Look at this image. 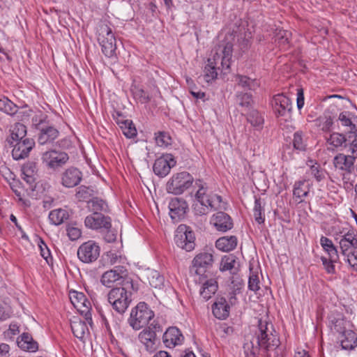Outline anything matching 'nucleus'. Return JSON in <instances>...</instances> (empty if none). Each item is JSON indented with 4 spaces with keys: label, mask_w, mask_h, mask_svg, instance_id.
<instances>
[{
    "label": "nucleus",
    "mask_w": 357,
    "mask_h": 357,
    "mask_svg": "<svg viewBox=\"0 0 357 357\" xmlns=\"http://www.w3.org/2000/svg\"><path fill=\"white\" fill-rule=\"evenodd\" d=\"M273 105L274 111L278 116H286L291 110L289 98L282 94H278L274 96Z\"/></svg>",
    "instance_id": "obj_20"
},
{
    "label": "nucleus",
    "mask_w": 357,
    "mask_h": 357,
    "mask_svg": "<svg viewBox=\"0 0 357 357\" xmlns=\"http://www.w3.org/2000/svg\"><path fill=\"white\" fill-rule=\"evenodd\" d=\"M215 50V52L213 58L208 59V63L222 71L229 70L232 56V44L230 43H222Z\"/></svg>",
    "instance_id": "obj_7"
},
{
    "label": "nucleus",
    "mask_w": 357,
    "mask_h": 357,
    "mask_svg": "<svg viewBox=\"0 0 357 357\" xmlns=\"http://www.w3.org/2000/svg\"><path fill=\"white\" fill-rule=\"evenodd\" d=\"M291 33L287 30L279 29L276 30L275 41H278L280 45H287L289 43Z\"/></svg>",
    "instance_id": "obj_53"
},
{
    "label": "nucleus",
    "mask_w": 357,
    "mask_h": 357,
    "mask_svg": "<svg viewBox=\"0 0 357 357\" xmlns=\"http://www.w3.org/2000/svg\"><path fill=\"white\" fill-rule=\"evenodd\" d=\"M88 208L93 213H98V211H106L107 205L102 199L94 197L88 201Z\"/></svg>",
    "instance_id": "obj_46"
},
{
    "label": "nucleus",
    "mask_w": 357,
    "mask_h": 357,
    "mask_svg": "<svg viewBox=\"0 0 357 357\" xmlns=\"http://www.w3.org/2000/svg\"><path fill=\"white\" fill-rule=\"evenodd\" d=\"M13 147L12 155L14 160H19L28 157L30 151L35 146L33 139H24L21 141L10 144Z\"/></svg>",
    "instance_id": "obj_14"
},
{
    "label": "nucleus",
    "mask_w": 357,
    "mask_h": 357,
    "mask_svg": "<svg viewBox=\"0 0 357 357\" xmlns=\"http://www.w3.org/2000/svg\"><path fill=\"white\" fill-rule=\"evenodd\" d=\"M239 263L233 255L225 256L220 263V270L221 271H231V273L238 270Z\"/></svg>",
    "instance_id": "obj_35"
},
{
    "label": "nucleus",
    "mask_w": 357,
    "mask_h": 357,
    "mask_svg": "<svg viewBox=\"0 0 357 357\" xmlns=\"http://www.w3.org/2000/svg\"><path fill=\"white\" fill-rule=\"evenodd\" d=\"M176 164V161L172 154L165 153L155 160L153 170L155 175L163 178L169 174Z\"/></svg>",
    "instance_id": "obj_11"
},
{
    "label": "nucleus",
    "mask_w": 357,
    "mask_h": 357,
    "mask_svg": "<svg viewBox=\"0 0 357 357\" xmlns=\"http://www.w3.org/2000/svg\"><path fill=\"white\" fill-rule=\"evenodd\" d=\"M258 266L255 269L252 263H250V276L248 280V288L253 291H256L259 290L260 288V282L258 276Z\"/></svg>",
    "instance_id": "obj_41"
},
{
    "label": "nucleus",
    "mask_w": 357,
    "mask_h": 357,
    "mask_svg": "<svg viewBox=\"0 0 357 357\" xmlns=\"http://www.w3.org/2000/svg\"><path fill=\"white\" fill-rule=\"evenodd\" d=\"M38 246L40 250L41 256L48 262V259L50 257V251L47 248V245L43 240L40 239Z\"/></svg>",
    "instance_id": "obj_56"
},
{
    "label": "nucleus",
    "mask_w": 357,
    "mask_h": 357,
    "mask_svg": "<svg viewBox=\"0 0 357 357\" xmlns=\"http://www.w3.org/2000/svg\"><path fill=\"white\" fill-rule=\"evenodd\" d=\"M346 258L347 262L354 268V270L357 271V250Z\"/></svg>",
    "instance_id": "obj_60"
},
{
    "label": "nucleus",
    "mask_w": 357,
    "mask_h": 357,
    "mask_svg": "<svg viewBox=\"0 0 357 357\" xmlns=\"http://www.w3.org/2000/svg\"><path fill=\"white\" fill-rule=\"evenodd\" d=\"M321 260L322 261L324 268H326L327 273H333L335 271V266L333 264L335 262H332L329 259H327L325 257H321Z\"/></svg>",
    "instance_id": "obj_57"
},
{
    "label": "nucleus",
    "mask_w": 357,
    "mask_h": 357,
    "mask_svg": "<svg viewBox=\"0 0 357 357\" xmlns=\"http://www.w3.org/2000/svg\"><path fill=\"white\" fill-rule=\"evenodd\" d=\"M229 305L224 298H218L212 305L213 315L218 319H225L229 314Z\"/></svg>",
    "instance_id": "obj_28"
},
{
    "label": "nucleus",
    "mask_w": 357,
    "mask_h": 357,
    "mask_svg": "<svg viewBox=\"0 0 357 357\" xmlns=\"http://www.w3.org/2000/svg\"><path fill=\"white\" fill-rule=\"evenodd\" d=\"M311 174L317 181H321L324 178L323 171L319 170L318 167L312 166L311 167Z\"/></svg>",
    "instance_id": "obj_61"
},
{
    "label": "nucleus",
    "mask_w": 357,
    "mask_h": 357,
    "mask_svg": "<svg viewBox=\"0 0 357 357\" xmlns=\"http://www.w3.org/2000/svg\"><path fill=\"white\" fill-rule=\"evenodd\" d=\"M71 329L73 335L78 339L82 340L88 331L85 322L82 321H74L71 323Z\"/></svg>",
    "instance_id": "obj_43"
},
{
    "label": "nucleus",
    "mask_w": 357,
    "mask_h": 357,
    "mask_svg": "<svg viewBox=\"0 0 357 357\" xmlns=\"http://www.w3.org/2000/svg\"><path fill=\"white\" fill-rule=\"evenodd\" d=\"M162 331V328L159 322L153 320L139 333L138 340L146 351L153 353L157 349L159 344L157 334Z\"/></svg>",
    "instance_id": "obj_3"
},
{
    "label": "nucleus",
    "mask_w": 357,
    "mask_h": 357,
    "mask_svg": "<svg viewBox=\"0 0 357 357\" xmlns=\"http://www.w3.org/2000/svg\"><path fill=\"white\" fill-rule=\"evenodd\" d=\"M224 208H225V204L222 202L221 196L218 195L210 196L208 204H206L204 207L195 206V213L199 215L206 214L209 210Z\"/></svg>",
    "instance_id": "obj_22"
},
{
    "label": "nucleus",
    "mask_w": 357,
    "mask_h": 357,
    "mask_svg": "<svg viewBox=\"0 0 357 357\" xmlns=\"http://www.w3.org/2000/svg\"><path fill=\"white\" fill-rule=\"evenodd\" d=\"M231 284L232 294L236 296L241 293V290L243 288L244 282L243 279L240 278L236 272H232Z\"/></svg>",
    "instance_id": "obj_49"
},
{
    "label": "nucleus",
    "mask_w": 357,
    "mask_h": 357,
    "mask_svg": "<svg viewBox=\"0 0 357 357\" xmlns=\"http://www.w3.org/2000/svg\"><path fill=\"white\" fill-rule=\"evenodd\" d=\"M218 68L211 64H207L204 68V79L210 82L217 78Z\"/></svg>",
    "instance_id": "obj_52"
},
{
    "label": "nucleus",
    "mask_w": 357,
    "mask_h": 357,
    "mask_svg": "<svg viewBox=\"0 0 357 357\" xmlns=\"http://www.w3.org/2000/svg\"><path fill=\"white\" fill-rule=\"evenodd\" d=\"M210 222L217 231L222 232H226L233 227V222L231 217L221 211L213 214Z\"/></svg>",
    "instance_id": "obj_17"
},
{
    "label": "nucleus",
    "mask_w": 357,
    "mask_h": 357,
    "mask_svg": "<svg viewBox=\"0 0 357 357\" xmlns=\"http://www.w3.org/2000/svg\"><path fill=\"white\" fill-rule=\"evenodd\" d=\"M147 279L149 284L153 288L160 289L164 287V277L157 271H149L147 273Z\"/></svg>",
    "instance_id": "obj_38"
},
{
    "label": "nucleus",
    "mask_w": 357,
    "mask_h": 357,
    "mask_svg": "<svg viewBox=\"0 0 357 357\" xmlns=\"http://www.w3.org/2000/svg\"><path fill=\"white\" fill-rule=\"evenodd\" d=\"M92 192L93 190L90 188L81 185L79 187L75 196L79 201H85L91 197Z\"/></svg>",
    "instance_id": "obj_55"
},
{
    "label": "nucleus",
    "mask_w": 357,
    "mask_h": 357,
    "mask_svg": "<svg viewBox=\"0 0 357 357\" xmlns=\"http://www.w3.org/2000/svg\"><path fill=\"white\" fill-rule=\"evenodd\" d=\"M356 159L350 155L337 154L333 159V164L337 169L350 172L354 167Z\"/></svg>",
    "instance_id": "obj_27"
},
{
    "label": "nucleus",
    "mask_w": 357,
    "mask_h": 357,
    "mask_svg": "<svg viewBox=\"0 0 357 357\" xmlns=\"http://www.w3.org/2000/svg\"><path fill=\"white\" fill-rule=\"evenodd\" d=\"M304 105V96L302 89H298L297 92V107L300 109Z\"/></svg>",
    "instance_id": "obj_64"
},
{
    "label": "nucleus",
    "mask_w": 357,
    "mask_h": 357,
    "mask_svg": "<svg viewBox=\"0 0 357 357\" xmlns=\"http://www.w3.org/2000/svg\"><path fill=\"white\" fill-rule=\"evenodd\" d=\"M247 122L254 128L255 132H260L264 126V119L257 109L249 107L247 111Z\"/></svg>",
    "instance_id": "obj_29"
},
{
    "label": "nucleus",
    "mask_w": 357,
    "mask_h": 357,
    "mask_svg": "<svg viewBox=\"0 0 357 357\" xmlns=\"http://www.w3.org/2000/svg\"><path fill=\"white\" fill-rule=\"evenodd\" d=\"M194 182L192 176L187 172H181L174 174L166 184V190L168 193L173 195H181L190 188Z\"/></svg>",
    "instance_id": "obj_5"
},
{
    "label": "nucleus",
    "mask_w": 357,
    "mask_h": 357,
    "mask_svg": "<svg viewBox=\"0 0 357 357\" xmlns=\"http://www.w3.org/2000/svg\"><path fill=\"white\" fill-rule=\"evenodd\" d=\"M237 245V238L235 236H223L219 238L215 242V247L223 252H229Z\"/></svg>",
    "instance_id": "obj_32"
},
{
    "label": "nucleus",
    "mask_w": 357,
    "mask_h": 357,
    "mask_svg": "<svg viewBox=\"0 0 357 357\" xmlns=\"http://www.w3.org/2000/svg\"><path fill=\"white\" fill-rule=\"evenodd\" d=\"M84 225L87 228L94 230L109 229L112 227L111 218L100 213H93L86 216Z\"/></svg>",
    "instance_id": "obj_13"
},
{
    "label": "nucleus",
    "mask_w": 357,
    "mask_h": 357,
    "mask_svg": "<svg viewBox=\"0 0 357 357\" xmlns=\"http://www.w3.org/2000/svg\"><path fill=\"white\" fill-rule=\"evenodd\" d=\"M0 111L9 114L13 115L17 111V106L6 97L0 99Z\"/></svg>",
    "instance_id": "obj_45"
},
{
    "label": "nucleus",
    "mask_w": 357,
    "mask_h": 357,
    "mask_svg": "<svg viewBox=\"0 0 357 357\" xmlns=\"http://www.w3.org/2000/svg\"><path fill=\"white\" fill-rule=\"evenodd\" d=\"M132 290L137 287L130 278L123 280L122 286L112 289L107 294V300L113 309L119 314H123L129 307L132 298Z\"/></svg>",
    "instance_id": "obj_2"
},
{
    "label": "nucleus",
    "mask_w": 357,
    "mask_h": 357,
    "mask_svg": "<svg viewBox=\"0 0 357 357\" xmlns=\"http://www.w3.org/2000/svg\"><path fill=\"white\" fill-rule=\"evenodd\" d=\"M163 342L167 347L173 348L180 345L184 340V337L176 327H169L163 334Z\"/></svg>",
    "instance_id": "obj_19"
},
{
    "label": "nucleus",
    "mask_w": 357,
    "mask_h": 357,
    "mask_svg": "<svg viewBox=\"0 0 357 357\" xmlns=\"http://www.w3.org/2000/svg\"><path fill=\"white\" fill-rule=\"evenodd\" d=\"M345 149L349 155L355 159L357 158V132L348 134Z\"/></svg>",
    "instance_id": "obj_44"
},
{
    "label": "nucleus",
    "mask_w": 357,
    "mask_h": 357,
    "mask_svg": "<svg viewBox=\"0 0 357 357\" xmlns=\"http://www.w3.org/2000/svg\"><path fill=\"white\" fill-rule=\"evenodd\" d=\"M194 187L197 188L195 194V199L200 204L201 207H204L206 204H208L209 195L208 192V185L204 181L197 179L195 181Z\"/></svg>",
    "instance_id": "obj_24"
},
{
    "label": "nucleus",
    "mask_w": 357,
    "mask_h": 357,
    "mask_svg": "<svg viewBox=\"0 0 357 357\" xmlns=\"http://www.w3.org/2000/svg\"><path fill=\"white\" fill-rule=\"evenodd\" d=\"M169 208L172 220L178 222L185 216L188 206L187 202L182 198L174 197L170 200Z\"/></svg>",
    "instance_id": "obj_15"
},
{
    "label": "nucleus",
    "mask_w": 357,
    "mask_h": 357,
    "mask_svg": "<svg viewBox=\"0 0 357 357\" xmlns=\"http://www.w3.org/2000/svg\"><path fill=\"white\" fill-rule=\"evenodd\" d=\"M328 254V259L332 262H337L339 259L338 252L335 247L333 248L331 250H329L328 252H326Z\"/></svg>",
    "instance_id": "obj_62"
},
{
    "label": "nucleus",
    "mask_w": 357,
    "mask_h": 357,
    "mask_svg": "<svg viewBox=\"0 0 357 357\" xmlns=\"http://www.w3.org/2000/svg\"><path fill=\"white\" fill-rule=\"evenodd\" d=\"M348 135H346L343 133H340L337 132H333L330 134L328 137H326V144L328 146L331 147H328V149H337L342 151L345 149V146L347 143Z\"/></svg>",
    "instance_id": "obj_21"
},
{
    "label": "nucleus",
    "mask_w": 357,
    "mask_h": 357,
    "mask_svg": "<svg viewBox=\"0 0 357 357\" xmlns=\"http://www.w3.org/2000/svg\"><path fill=\"white\" fill-rule=\"evenodd\" d=\"M293 146L295 149L304 151L306 146L303 139V133L302 131H297L294 135Z\"/></svg>",
    "instance_id": "obj_50"
},
{
    "label": "nucleus",
    "mask_w": 357,
    "mask_h": 357,
    "mask_svg": "<svg viewBox=\"0 0 357 357\" xmlns=\"http://www.w3.org/2000/svg\"><path fill=\"white\" fill-rule=\"evenodd\" d=\"M121 278H122V276L116 270H110L102 274L100 281L103 285L110 287Z\"/></svg>",
    "instance_id": "obj_39"
},
{
    "label": "nucleus",
    "mask_w": 357,
    "mask_h": 357,
    "mask_svg": "<svg viewBox=\"0 0 357 357\" xmlns=\"http://www.w3.org/2000/svg\"><path fill=\"white\" fill-rule=\"evenodd\" d=\"M309 193L308 185L305 184V181H299L295 183L293 194L297 198H301L307 196Z\"/></svg>",
    "instance_id": "obj_47"
},
{
    "label": "nucleus",
    "mask_w": 357,
    "mask_h": 357,
    "mask_svg": "<svg viewBox=\"0 0 357 357\" xmlns=\"http://www.w3.org/2000/svg\"><path fill=\"white\" fill-rule=\"evenodd\" d=\"M17 342L18 347L24 351L34 352L38 350V343L28 333H22Z\"/></svg>",
    "instance_id": "obj_31"
},
{
    "label": "nucleus",
    "mask_w": 357,
    "mask_h": 357,
    "mask_svg": "<svg viewBox=\"0 0 357 357\" xmlns=\"http://www.w3.org/2000/svg\"><path fill=\"white\" fill-rule=\"evenodd\" d=\"M131 92L134 99L141 104H146L151 100L149 94L139 86L132 85Z\"/></svg>",
    "instance_id": "obj_40"
},
{
    "label": "nucleus",
    "mask_w": 357,
    "mask_h": 357,
    "mask_svg": "<svg viewBox=\"0 0 357 357\" xmlns=\"http://www.w3.org/2000/svg\"><path fill=\"white\" fill-rule=\"evenodd\" d=\"M341 254L347 257L357 250V235L354 232L345 234L340 242Z\"/></svg>",
    "instance_id": "obj_18"
},
{
    "label": "nucleus",
    "mask_w": 357,
    "mask_h": 357,
    "mask_svg": "<svg viewBox=\"0 0 357 357\" xmlns=\"http://www.w3.org/2000/svg\"><path fill=\"white\" fill-rule=\"evenodd\" d=\"M195 235L192 231L187 229L185 226L180 225L176 231L174 242L176 245L187 252L194 250Z\"/></svg>",
    "instance_id": "obj_9"
},
{
    "label": "nucleus",
    "mask_w": 357,
    "mask_h": 357,
    "mask_svg": "<svg viewBox=\"0 0 357 357\" xmlns=\"http://www.w3.org/2000/svg\"><path fill=\"white\" fill-rule=\"evenodd\" d=\"M67 235L71 241H76L82 236L81 229L75 224H70L66 226Z\"/></svg>",
    "instance_id": "obj_51"
},
{
    "label": "nucleus",
    "mask_w": 357,
    "mask_h": 357,
    "mask_svg": "<svg viewBox=\"0 0 357 357\" xmlns=\"http://www.w3.org/2000/svg\"><path fill=\"white\" fill-rule=\"evenodd\" d=\"M261 200L260 198H256L253 212L255 219L259 224H261L264 221V218L261 215Z\"/></svg>",
    "instance_id": "obj_54"
},
{
    "label": "nucleus",
    "mask_w": 357,
    "mask_h": 357,
    "mask_svg": "<svg viewBox=\"0 0 357 357\" xmlns=\"http://www.w3.org/2000/svg\"><path fill=\"white\" fill-rule=\"evenodd\" d=\"M117 123L126 137L132 138L136 136L137 130L131 121L118 120Z\"/></svg>",
    "instance_id": "obj_42"
},
{
    "label": "nucleus",
    "mask_w": 357,
    "mask_h": 357,
    "mask_svg": "<svg viewBox=\"0 0 357 357\" xmlns=\"http://www.w3.org/2000/svg\"><path fill=\"white\" fill-rule=\"evenodd\" d=\"M41 159L46 167L55 170L63 166L68 162L69 157L65 152L51 150L45 152Z\"/></svg>",
    "instance_id": "obj_10"
},
{
    "label": "nucleus",
    "mask_w": 357,
    "mask_h": 357,
    "mask_svg": "<svg viewBox=\"0 0 357 357\" xmlns=\"http://www.w3.org/2000/svg\"><path fill=\"white\" fill-rule=\"evenodd\" d=\"M213 261V257L211 253L201 252L193 259L190 271L197 275H203L206 269L212 266Z\"/></svg>",
    "instance_id": "obj_12"
},
{
    "label": "nucleus",
    "mask_w": 357,
    "mask_h": 357,
    "mask_svg": "<svg viewBox=\"0 0 357 357\" xmlns=\"http://www.w3.org/2000/svg\"><path fill=\"white\" fill-rule=\"evenodd\" d=\"M98 40L105 56L112 58L116 56V38L112 29L106 24H101L98 29Z\"/></svg>",
    "instance_id": "obj_6"
},
{
    "label": "nucleus",
    "mask_w": 357,
    "mask_h": 357,
    "mask_svg": "<svg viewBox=\"0 0 357 357\" xmlns=\"http://www.w3.org/2000/svg\"><path fill=\"white\" fill-rule=\"evenodd\" d=\"M320 243H321L323 249L326 252H328L329 250H331L333 248L335 247L332 241L325 236H321V238L320 239Z\"/></svg>",
    "instance_id": "obj_58"
},
{
    "label": "nucleus",
    "mask_w": 357,
    "mask_h": 357,
    "mask_svg": "<svg viewBox=\"0 0 357 357\" xmlns=\"http://www.w3.org/2000/svg\"><path fill=\"white\" fill-rule=\"evenodd\" d=\"M82 173L76 167L66 169L61 175V183L66 188H73L79 184Z\"/></svg>",
    "instance_id": "obj_16"
},
{
    "label": "nucleus",
    "mask_w": 357,
    "mask_h": 357,
    "mask_svg": "<svg viewBox=\"0 0 357 357\" xmlns=\"http://www.w3.org/2000/svg\"><path fill=\"white\" fill-rule=\"evenodd\" d=\"M218 290V283L215 280L211 279L206 281L202 286L200 291L201 296L206 300H208L211 298L212 295Z\"/></svg>",
    "instance_id": "obj_36"
},
{
    "label": "nucleus",
    "mask_w": 357,
    "mask_h": 357,
    "mask_svg": "<svg viewBox=\"0 0 357 357\" xmlns=\"http://www.w3.org/2000/svg\"><path fill=\"white\" fill-rule=\"evenodd\" d=\"M105 230L107 231V233L104 236L105 241L107 243L114 242L116 239V234L115 232L111 231L110 229Z\"/></svg>",
    "instance_id": "obj_63"
},
{
    "label": "nucleus",
    "mask_w": 357,
    "mask_h": 357,
    "mask_svg": "<svg viewBox=\"0 0 357 357\" xmlns=\"http://www.w3.org/2000/svg\"><path fill=\"white\" fill-rule=\"evenodd\" d=\"M70 299L75 307L77 308L78 310H80L82 313L84 312L86 316L88 315L89 312V308L86 305V303L88 305H90V303L86 301V298L83 293L76 291H70Z\"/></svg>",
    "instance_id": "obj_25"
},
{
    "label": "nucleus",
    "mask_w": 357,
    "mask_h": 357,
    "mask_svg": "<svg viewBox=\"0 0 357 357\" xmlns=\"http://www.w3.org/2000/svg\"><path fill=\"white\" fill-rule=\"evenodd\" d=\"M10 137L8 139V142L9 144H13L15 142L21 141L24 139H29L28 137H26V126L22 123H15L13 128L10 130Z\"/></svg>",
    "instance_id": "obj_34"
},
{
    "label": "nucleus",
    "mask_w": 357,
    "mask_h": 357,
    "mask_svg": "<svg viewBox=\"0 0 357 357\" xmlns=\"http://www.w3.org/2000/svg\"><path fill=\"white\" fill-rule=\"evenodd\" d=\"M154 312L148 305L141 302L132 309L128 320V324L134 330L138 331L146 326L154 317Z\"/></svg>",
    "instance_id": "obj_4"
},
{
    "label": "nucleus",
    "mask_w": 357,
    "mask_h": 357,
    "mask_svg": "<svg viewBox=\"0 0 357 357\" xmlns=\"http://www.w3.org/2000/svg\"><path fill=\"white\" fill-rule=\"evenodd\" d=\"M316 126L326 132H330L334 124V116L330 111H326L324 114L315 121Z\"/></svg>",
    "instance_id": "obj_33"
},
{
    "label": "nucleus",
    "mask_w": 357,
    "mask_h": 357,
    "mask_svg": "<svg viewBox=\"0 0 357 357\" xmlns=\"http://www.w3.org/2000/svg\"><path fill=\"white\" fill-rule=\"evenodd\" d=\"M100 252V246L93 241L83 243L77 249V257L84 263L95 261Z\"/></svg>",
    "instance_id": "obj_8"
},
{
    "label": "nucleus",
    "mask_w": 357,
    "mask_h": 357,
    "mask_svg": "<svg viewBox=\"0 0 357 357\" xmlns=\"http://www.w3.org/2000/svg\"><path fill=\"white\" fill-rule=\"evenodd\" d=\"M59 130L53 126L42 127L40 129L38 142L41 145L51 143L59 137Z\"/></svg>",
    "instance_id": "obj_26"
},
{
    "label": "nucleus",
    "mask_w": 357,
    "mask_h": 357,
    "mask_svg": "<svg viewBox=\"0 0 357 357\" xmlns=\"http://www.w3.org/2000/svg\"><path fill=\"white\" fill-rule=\"evenodd\" d=\"M259 87V83L256 78L247 77V89L256 91Z\"/></svg>",
    "instance_id": "obj_59"
},
{
    "label": "nucleus",
    "mask_w": 357,
    "mask_h": 357,
    "mask_svg": "<svg viewBox=\"0 0 357 357\" xmlns=\"http://www.w3.org/2000/svg\"><path fill=\"white\" fill-rule=\"evenodd\" d=\"M258 324V333L256 331L257 337L255 342L257 345L254 346L253 341L250 342L252 349L250 354L247 353V357H257L259 351V347H263L267 350L274 349L279 345V340L277 336L273 334L275 332L273 324L268 323L266 321H262L261 319L257 320Z\"/></svg>",
    "instance_id": "obj_1"
},
{
    "label": "nucleus",
    "mask_w": 357,
    "mask_h": 357,
    "mask_svg": "<svg viewBox=\"0 0 357 357\" xmlns=\"http://www.w3.org/2000/svg\"><path fill=\"white\" fill-rule=\"evenodd\" d=\"M351 114L349 112H342L340 113L337 121L340 123L344 130L348 132V134H352L357 132V126L354 122Z\"/></svg>",
    "instance_id": "obj_30"
},
{
    "label": "nucleus",
    "mask_w": 357,
    "mask_h": 357,
    "mask_svg": "<svg viewBox=\"0 0 357 357\" xmlns=\"http://www.w3.org/2000/svg\"><path fill=\"white\" fill-rule=\"evenodd\" d=\"M155 143L158 146L167 147L172 144V138L166 132H158L155 133Z\"/></svg>",
    "instance_id": "obj_48"
},
{
    "label": "nucleus",
    "mask_w": 357,
    "mask_h": 357,
    "mask_svg": "<svg viewBox=\"0 0 357 357\" xmlns=\"http://www.w3.org/2000/svg\"><path fill=\"white\" fill-rule=\"evenodd\" d=\"M342 349L351 351L357 346V334L351 330H344L339 337Z\"/></svg>",
    "instance_id": "obj_23"
},
{
    "label": "nucleus",
    "mask_w": 357,
    "mask_h": 357,
    "mask_svg": "<svg viewBox=\"0 0 357 357\" xmlns=\"http://www.w3.org/2000/svg\"><path fill=\"white\" fill-rule=\"evenodd\" d=\"M68 217V211L62 208L53 210L49 214V220L54 225L62 224Z\"/></svg>",
    "instance_id": "obj_37"
}]
</instances>
